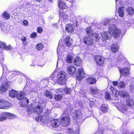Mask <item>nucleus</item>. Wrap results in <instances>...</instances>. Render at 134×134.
Returning a JSON list of instances; mask_svg holds the SVG:
<instances>
[{
    "mask_svg": "<svg viewBox=\"0 0 134 134\" xmlns=\"http://www.w3.org/2000/svg\"><path fill=\"white\" fill-rule=\"evenodd\" d=\"M58 6L60 9L59 11V17L63 19H68V15L66 14L68 6L65 2L62 0H59Z\"/></svg>",
    "mask_w": 134,
    "mask_h": 134,
    "instance_id": "f257e3e1",
    "label": "nucleus"
},
{
    "mask_svg": "<svg viewBox=\"0 0 134 134\" xmlns=\"http://www.w3.org/2000/svg\"><path fill=\"white\" fill-rule=\"evenodd\" d=\"M109 32L115 38L119 37L121 34L120 30L115 26L114 25H112L109 27Z\"/></svg>",
    "mask_w": 134,
    "mask_h": 134,
    "instance_id": "f03ea898",
    "label": "nucleus"
},
{
    "mask_svg": "<svg viewBox=\"0 0 134 134\" xmlns=\"http://www.w3.org/2000/svg\"><path fill=\"white\" fill-rule=\"evenodd\" d=\"M16 117V115L7 112H3L0 116V121H4L7 118L9 119H13Z\"/></svg>",
    "mask_w": 134,
    "mask_h": 134,
    "instance_id": "7ed1b4c3",
    "label": "nucleus"
},
{
    "mask_svg": "<svg viewBox=\"0 0 134 134\" xmlns=\"http://www.w3.org/2000/svg\"><path fill=\"white\" fill-rule=\"evenodd\" d=\"M71 119L69 116L68 115L63 117L60 120V124L62 126L66 127L70 124Z\"/></svg>",
    "mask_w": 134,
    "mask_h": 134,
    "instance_id": "20e7f679",
    "label": "nucleus"
},
{
    "mask_svg": "<svg viewBox=\"0 0 134 134\" xmlns=\"http://www.w3.org/2000/svg\"><path fill=\"white\" fill-rule=\"evenodd\" d=\"M10 103L3 99H0V108L6 109L9 108L11 106Z\"/></svg>",
    "mask_w": 134,
    "mask_h": 134,
    "instance_id": "39448f33",
    "label": "nucleus"
},
{
    "mask_svg": "<svg viewBox=\"0 0 134 134\" xmlns=\"http://www.w3.org/2000/svg\"><path fill=\"white\" fill-rule=\"evenodd\" d=\"M94 59L97 65L100 66H103L104 62V58L100 55H96Z\"/></svg>",
    "mask_w": 134,
    "mask_h": 134,
    "instance_id": "423d86ee",
    "label": "nucleus"
},
{
    "mask_svg": "<svg viewBox=\"0 0 134 134\" xmlns=\"http://www.w3.org/2000/svg\"><path fill=\"white\" fill-rule=\"evenodd\" d=\"M82 39L83 43L87 46H91L93 44V39L90 36H85Z\"/></svg>",
    "mask_w": 134,
    "mask_h": 134,
    "instance_id": "0eeeda50",
    "label": "nucleus"
},
{
    "mask_svg": "<svg viewBox=\"0 0 134 134\" xmlns=\"http://www.w3.org/2000/svg\"><path fill=\"white\" fill-rule=\"evenodd\" d=\"M85 74V73L82 68L79 69L76 74L77 79L80 81L84 77Z\"/></svg>",
    "mask_w": 134,
    "mask_h": 134,
    "instance_id": "6e6552de",
    "label": "nucleus"
},
{
    "mask_svg": "<svg viewBox=\"0 0 134 134\" xmlns=\"http://www.w3.org/2000/svg\"><path fill=\"white\" fill-rule=\"evenodd\" d=\"M67 70L69 74L73 75L75 74L76 69L74 66H70L67 67Z\"/></svg>",
    "mask_w": 134,
    "mask_h": 134,
    "instance_id": "1a4fd4ad",
    "label": "nucleus"
},
{
    "mask_svg": "<svg viewBox=\"0 0 134 134\" xmlns=\"http://www.w3.org/2000/svg\"><path fill=\"white\" fill-rule=\"evenodd\" d=\"M43 110V108L42 107L37 105L36 107H34L33 112L39 115L42 112Z\"/></svg>",
    "mask_w": 134,
    "mask_h": 134,
    "instance_id": "9d476101",
    "label": "nucleus"
},
{
    "mask_svg": "<svg viewBox=\"0 0 134 134\" xmlns=\"http://www.w3.org/2000/svg\"><path fill=\"white\" fill-rule=\"evenodd\" d=\"M119 72L124 77L127 76L129 74V70L128 68L125 67L123 69H119Z\"/></svg>",
    "mask_w": 134,
    "mask_h": 134,
    "instance_id": "9b49d317",
    "label": "nucleus"
},
{
    "mask_svg": "<svg viewBox=\"0 0 134 134\" xmlns=\"http://www.w3.org/2000/svg\"><path fill=\"white\" fill-rule=\"evenodd\" d=\"M65 29L69 33H72L74 31V29L72 24H67L65 26Z\"/></svg>",
    "mask_w": 134,
    "mask_h": 134,
    "instance_id": "f8f14e48",
    "label": "nucleus"
},
{
    "mask_svg": "<svg viewBox=\"0 0 134 134\" xmlns=\"http://www.w3.org/2000/svg\"><path fill=\"white\" fill-rule=\"evenodd\" d=\"M110 49L113 53H115L118 51L119 47L117 44H113L111 45Z\"/></svg>",
    "mask_w": 134,
    "mask_h": 134,
    "instance_id": "ddd939ff",
    "label": "nucleus"
},
{
    "mask_svg": "<svg viewBox=\"0 0 134 134\" xmlns=\"http://www.w3.org/2000/svg\"><path fill=\"white\" fill-rule=\"evenodd\" d=\"M0 48L4 50H10L11 49V46L10 44H9L7 46L5 43L2 42L0 43Z\"/></svg>",
    "mask_w": 134,
    "mask_h": 134,
    "instance_id": "4468645a",
    "label": "nucleus"
},
{
    "mask_svg": "<svg viewBox=\"0 0 134 134\" xmlns=\"http://www.w3.org/2000/svg\"><path fill=\"white\" fill-rule=\"evenodd\" d=\"M18 94V92L13 89H12L9 91V96L11 98H15L16 97Z\"/></svg>",
    "mask_w": 134,
    "mask_h": 134,
    "instance_id": "2eb2a0df",
    "label": "nucleus"
},
{
    "mask_svg": "<svg viewBox=\"0 0 134 134\" xmlns=\"http://www.w3.org/2000/svg\"><path fill=\"white\" fill-rule=\"evenodd\" d=\"M51 125L54 127H57L60 125L59 121L58 119H55L51 122Z\"/></svg>",
    "mask_w": 134,
    "mask_h": 134,
    "instance_id": "dca6fc26",
    "label": "nucleus"
},
{
    "mask_svg": "<svg viewBox=\"0 0 134 134\" xmlns=\"http://www.w3.org/2000/svg\"><path fill=\"white\" fill-rule=\"evenodd\" d=\"M74 65L76 66H80L82 64L81 59L79 57L75 58L74 60Z\"/></svg>",
    "mask_w": 134,
    "mask_h": 134,
    "instance_id": "f3484780",
    "label": "nucleus"
},
{
    "mask_svg": "<svg viewBox=\"0 0 134 134\" xmlns=\"http://www.w3.org/2000/svg\"><path fill=\"white\" fill-rule=\"evenodd\" d=\"M108 32H102L101 34V39L103 41H105L106 40L108 39L109 37Z\"/></svg>",
    "mask_w": 134,
    "mask_h": 134,
    "instance_id": "a211bd4d",
    "label": "nucleus"
},
{
    "mask_svg": "<svg viewBox=\"0 0 134 134\" xmlns=\"http://www.w3.org/2000/svg\"><path fill=\"white\" fill-rule=\"evenodd\" d=\"M87 82L90 84H94L97 81L95 78L92 77H89L86 79Z\"/></svg>",
    "mask_w": 134,
    "mask_h": 134,
    "instance_id": "6ab92c4d",
    "label": "nucleus"
},
{
    "mask_svg": "<svg viewBox=\"0 0 134 134\" xmlns=\"http://www.w3.org/2000/svg\"><path fill=\"white\" fill-rule=\"evenodd\" d=\"M70 37L67 36L65 39L66 45L67 47H69L72 45V41H70Z\"/></svg>",
    "mask_w": 134,
    "mask_h": 134,
    "instance_id": "aec40b11",
    "label": "nucleus"
},
{
    "mask_svg": "<svg viewBox=\"0 0 134 134\" xmlns=\"http://www.w3.org/2000/svg\"><path fill=\"white\" fill-rule=\"evenodd\" d=\"M25 94V92L21 91L19 94L18 93L16 97L18 100H20L24 98Z\"/></svg>",
    "mask_w": 134,
    "mask_h": 134,
    "instance_id": "412c9836",
    "label": "nucleus"
},
{
    "mask_svg": "<svg viewBox=\"0 0 134 134\" xmlns=\"http://www.w3.org/2000/svg\"><path fill=\"white\" fill-rule=\"evenodd\" d=\"M126 104L127 106L130 107H131L133 105L134 103L132 99H129L126 100Z\"/></svg>",
    "mask_w": 134,
    "mask_h": 134,
    "instance_id": "4be33fe9",
    "label": "nucleus"
},
{
    "mask_svg": "<svg viewBox=\"0 0 134 134\" xmlns=\"http://www.w3.org/2000/svg\"><path fill=\"white\" fill-rule=\"evenodd\" d=\"M120 95L121 97L124 98H129L130 97V95L129 93L125 92L124 91H122L120 93Z\"/></svg>",
    "mask_w": 134,
    "mask_h": 134,
    "instance_id": "5701e85b",
    "label": "nucleus"
},
{
    "mask_svg": "<svg viewBox=\"0 0 134 134\" xmlns=\"http://www.w3.org/2000/svg\"><path fill=\"white\" fill-rule=\"evenodd\" d=\"M34 107L32 104H30L28 107L27 109V112L28 115H31L32 114L34 110Z\"/></svg>",
    "mask_w": 134,
    "mask_h": 134,
    "instance_id": "b1692460",
    "label": "nucleus"
},
{
    "mask_svg": "<svg viewBox=\"0 0 134 134\" xmlns=\"http://www.w3.org/2000/svg\"><path fill=\"white\" fill-rule=\"evenodd\" d=\"M26 99V101H23L21 102L20 106L21 107H25L27 106L29 104V99L27 98H25Z\"/></svg>",
    "mask_w": 134,
    "mask_h": 134,
    "instance_id": "393cba45",
    "label": "nucleus"
},
{
    "mask_svg": "<svg viewBox=\"0 0 134 134\" xmlns=\"http://www.w3.org/2000/svg\"><path fill=\"white\" fill-rule=\"evenodd\" d=\"M64 76L63 72L62 71H59L57 74V78L60 80H63L64 79Z\"/></svg>",
    "mask_w": 134,
    "mask_h": 134,
    "instance_id": "a878e982",
    "label": "nucleus"
},
{
    "mask_svg": "<svg viewBox=\"0 0 134 134\" xmlns=\"http://www.w3.org/2000/svg\"><path fill=\"white\" fill-rule=\"evenodd\" d=\"M44 94L46 97L50 99H52L53 98L52 94L48 90H46L44 93Z\"/></svg>",
    "mask_w": 134,
    "mask_h": 134,
    "instance_id": "bb28decb",
    "label": "nucleus"
},
{
    "mask_svg": "<svg viewBox=\"0 0 134 134\" xmlns=\"http://www.w3.org/2000/svg\"><path fill=\"white\" fill-rule=\"evenodd\" d=\"M118 13L119 16L121 17H123L124 15V9L122 7H119L118 9Z\"/></svg>",
    "mask_w": 134,
    "mask_h": 134,
    "instance_id": "cd10ccee",
    "label": "nucleus"
},
{
    "mask_svg": "<svg viewBox=\"0 0 134 134\" xmlns=\"http://www.w3.org/2000/svg\"><path fill=\"white\" fill-rule=\"evenodd\" d=\"M127 12L128 14L130 15H132L134 13V10L133 8L131 7H128L127 9Z\"/></svg>",
    "mask_w": 134,
    "mask_h": 134,
    "instance_id": "c85d7f7f",
    "label": "nucleus"
},
{
    "mask_svg": "<svg viewBox=\"0 0 134 134\" xmlns=\"http://www.w3.org/2000/svg\"><path fill=\"white\" fill-rule=\"evenodd\" d=\"M63 96L62 94H55L54 96V98L56 101H58L61 100Z\"/></svg>",
    "mask_w": 134,
    "mask_h": 134,
    "instance_id": "c756f323",
    "label": "nucleus"
},
{
    "mask_svg": "<svg viewBox=\"0 0 134 134\" xmlns=\"http://www.w3.org/2000/svg\"><path fill=\"white\" fill-rule=\"evenodd\" d=\"M73 59V57L72 55H68L66 57V61L67 62L70 63H72Z\"/></svg>",
    "mask_w": 134,
    "mask_h": 134,
    "instance_id": "7c9ffc66",
    "label": "nucleus"
},
{
    "mask_svg": "<svg viewBox=\"0 0 134 134\" xmlns=\"http://www.w3.org/2000/svg\"><path fill=\"white\" fill-rule=\"evenodd\" d=\"M125 83L124 82L121 81L119 82V85L117 86V87L119 89L123 88H125Z\"/></svg>",
    "mask_w": 134,
    "mask_h": 134,
    "instance_id": "2f4dec72",
    "label": "nucleus"
},
{
    "mask_svg": "<svg viewBox=\"0 0 134 134\" xmlns=\"http://www.w3.org/2000/svg\"><path fill=\"white\" fill-rule=\"evenodd\" d=\"M104 97L106 100H110L111 97L110 93L108 92H106L105 93Z\"/></svg>",
    "mask_w": 134,
    "mask_h": 134,
    "instance_id": "473e14b6",
    "label": "nucleus"
},
{
    "mask_svg": "<svg viewBox=\"0 0 134 134\" xmlns=\"http://www.w3.org/2000/svg\"><path fill=\"white\" fill-rule=\"evenodd\" d=\"M8 90L7 87L3 85H2L0 87V90L2 92H5Z\"/></svg>",
    "mask_w": 134,
    "mask_h": 134,
    "instance_id": "72a5a7b5",
    "label": "nucleus"
},
{
    "mask_svg": "<svg viewBox=\"0 0 134 134\" xmlns=\"http://www.w3.org/2000/svg\"><path fill=\"white\" fill-rule=\"evenodd\" d=\"M21 40L22 42V44L24 45H27L28 44V42L27 41V38L25 36H23L21 37Z\"/></svg>",
    "mask_w": 134,
    "mask_h": 134,
    "instance_id": "f704fd0d",
    "label": "nucleus"
},
{
    "mask_svg": "<svg viewBox=\"0 0 134 134\" xmlns=\"http://www.w3.org/2000/svg\"><path fill=\"white\" fill-rule=\"evenodd\" d=\"M44 47L43 44L41 43L37 44L36 45V48L38 50L42 49Z\"/></svg>",
    "mask_w": 134,
    "mask_h": 134,
    "instance_id": "c9c22d12",
    "label": "nucleus"
},
{
    "mask_svg": "<svg viewBox=\"0 0 134 134\" xmlns=\"http://www.w3.org/2000/svg\"><path fill=\"white\" fill-rule=\"evenodd\" d=\"M3 17L6 19H8L10 17L9 14L6 12H4L2 14Z\"/></svg>",
    "mask_w": 134,
    "mask_h": 134,
    "instance_id": "e433bc0d",
    "label": "nucleus"
},
{
    "mask_svg": "<svg viewBox=\"0 0 134 134\" xmlns=\"http://www.w3.org/2000/svg\"><path fill=\"white\" fill-rule=\"evenodd\" d=\"M100 109L103 113H105L107 111V108L105 106H104V105L102 104L101 106L100 107Z\"/></svg>",
    "mask_w": 134,
    "mask_h": 134,
    "instance_id": "4c0bfd02",
    "label": "nucleus"
},
{
    "mask_svg": "<svg viewBox=\"0 0 134 134\" xmlns=\"http://www.w3.org/2000/svg\"><path fill=\"white\" fill-rule=\"evenodd\" d=\"M41 122H44L47 119V116L46 115H42L41 116Z\"/></svg>",
    "mask_w": 134,
    "mask_h": 134,
    "instance_id": "58836bf2",
    "label": "nucleus"
},
{
    "mask_svg": "<svg viewBox=\"0 0 134 134\" xmlns=\"http://www.w3.org/2000/svg\"><path fill=\"white\" fill-rule=\"evenodd\" d=\"M92 36H93L96 39V40L97 41L99 40L100 38L99 36L97 33H94L92 34Z\"/></svg>",
    "mask_w": 134,
    "mask_h": 134,
    "instance_id": "ea45409f",
    "label": "nucleus"
},
{
    "mask_svg": "<svg viewBox=\"0 0 134 134\" xmlns=\"http://www.w3.org/2000/svg\"><path fill=\"white\" fill-rule=\"evenodd\" d=\"M86 32L88 35H89L90 34H92V30L91 27H87L86 29Z\"/></svg>",
    "mask_w": 134,
    "mask_h": 134,
    "instance_id": "a19ab883",
    "label": "nucleus"
},
{
    "mask_svg": "<svg viewBox=\"0 0 134 134\" xmlns=\"http://www.w3.org/2000/svg\"><path fill=\"white\" fill-rule=\"evenodd\" d=\"M110 90L112 92V93L114 94L115 96V94H116L117 90L115 89L113 87L111 86L110 88Z\"/></svg>",
    "mask_w": 134,
    "mask_h": 134,
    "instance_id": "79ce46f5",
    "label": "nucleus"
},
{
    "mask_svg": "<svg viewBox=\"0 0 134 134\" xmlns=\"http://www.w3.org/2000/svg\"><path fill=\"white\" fill-rule=\"evenodd\" d=\"M64 92L66 94H70L71 93L70 89L67 88H64Z\"/></svg>",
    "mask_w": 134,
    "mask_h": 134,
    "instance_id": "37998d69",
    "label": "nucleus"
},
{
    "mask_svg": "<svg viewBox=\"0 0 134 134\" xmlns=\"http://www.w3.org/2000/svg\"><path fill=\"white\" fill-rule=\"evenodd\" d=\"M37 36V34L36 32H34L30 35V37L31 38H34L36 37Z\"/></svg>",
    "mask_w": 134,
    "mask_h": 134,
    "instance_id": "c03bdc74",
    "label": "nucleus"
},
{
    "mask_svg": "<svg viewBox=\"0 0 134 134\" xmlns=\"http://www.w3.org/2000/svg\"><path fill=\"white\" fill-rule=\"evenodd\" d=\"M43 31V29L41 27H39L37 28V32L39 33H42Z\"/></svg>",
    "mask_w": 134,
    "mask_h": 134,
    "instance_id": "a18cd8bd",
    "label": "nucleus"
},
{
    "mask_svg": "<svg viewBox=\"0 0 134 134\" xmlns=\"http://www.w3.org/2000/svg\"><path fill=\"white\" fill-rule=\"evenodd\" d=\"M23 23L24 25L25 26H28L29 25L28 21L26 20H24L23 21Z\"/></svg>",
    "mask_w": 134,
    "mask_h": 134,
    "instance_id": "49530a36",
    "label": "nucleus"
},
{
    "mask_svg": "<svg viewBox=\"0 0 134 134\" xmlns=\"http://www.w3.org/2000/svg\"><path fill=\"white\" fill-rule=\"evenodd\" d=\"M35 120L37 121H41V116H37L35 118Z\"/></svg>",
    "mask_w": 134,
    "mask_h": 134,
    "instance_id": "de8ad7c7",
    "label": "nucleus"
},
{
    "mask_svg": "<svg viewBox=\"0 0 134 134\" xmlns=\"http://www.w3.org/2000/svg\"><path fill=\"white\" fill-rule=\"evenodd\" d=\"M64 88H59L57 89L56 90L58 92H59L60 93H63V92L64 91Z\"/></svg>",
    "mask_w": 134,
    "mask_h": 134,
    "instance_id": "09e8293b",
    "label": "nucleus"
},
{
    "mask_svg": "<svg viewBox=\"0 0 134 134\" xmlns=\"http://www.w3.org/2000/svg\"><path fill=\"white\" fill-rule=\"evenodd\" d=\"M112 83L113 86H116L118 84V81H113Z\"/></svg>",
    "mask_w": 134,
    "mask_h": 134,
    "instance_id": "8fccbe9b",
    "label": "nucleus"
},
{
    "mask_svg": "<svg viewBox=\"0 0 134 134\" xmlns=\"http://www.w3.org/2000/svg\"><path fill=\"white\" fill-rule=\"evenodd\" d=\"M94 104V102L91 101L90 103V105L91 107H93Z\"/></svg>",
    "mask_w": 134,
    "mask_h": 134,
    "instance_id": "3c124183",
    "label": "nucleus"
},
{
    "mask_svg": "<svg viewBox=\"0 0 134 134\" xmlns=\"http://www.w3.org/2000/svg\"><path fill=\"white\" fill-rule=\"evenodd\" d=\"M123 109H122V111H127V109L125 105H123Z\"/></svg>",
    "mask_w": 134,
    "mask_h": 134,
    "instance_id": "603ef678",
    "label": "nucleus"
},
{
    "mask_svg": "<svg viewBox=\"0 0 134 134\" xmlns=\"http://www.w3.org/2000/svg\"><path fill=\"white\" fill-rule=\"evenodd\" d=\"M4 59V58L3 56L2 55H0V62H2L3 61Z\"/></svg>",
    "mask_w": 134,
    "mask_h": 134,
    "instance_id": "864d4df0",
    "label": "nucleus"
},
{
    "mask_svg": "<svg viewBox=\"0 0 134 134\" xmlns=\"http://www.w3.org/2000/svg\"><path fill=\"white\" fill-rule=\"evenodd\" d=\"M73 133V131H68L67 132V134H72Z\"/></svg>",
    "mask_w": 134,
    "mask_h": 134,
    "instance_id": "5fc2aeb1",
    "label": "nucleus"
},
{
    "mask_svg": "<svg viewBox=\"0 0 134 134\" xmlns=\"http://www.w3.org/2000/svg\"><path fill=\"white\" fill-rule=\"evenodd\" d=\"M108 21H105L104 23V25L106 26L108 24Z\"/></svg>",
    "mask_w": 134,
    "mask_h": 134,
    "instance_id": "6e6d98bb",
    "label": "nucleus"
},
{
    "mask_svg": "<svg viewBox=\"0 0 134 134\" xmlns=\"http://www.w3.org/2000/svg\"><path fill=\"white\" fill-rule=\"evenodd\" d=\"M75 118L76 119H77L79 118V115L77 113H75Z\"/></svg>",
    "mask_w": 134,
    "mask_h": 134,
    "instance_id": "4d7b16f0",
    "label": "nucleus"
},
{
    "mask_svg": "<svg viewBox=\"0 0 134 134\" xmlns=\"http://www.w3.org/2000/svg\"><path fill=\"white\" fill-rule=\"evenodd\" d=\"M26 4L27 5H30V3L28 2H27L26 3Z\"/></svg>",
    "mask_w": 134,
    "mask_h": 134,
    "instance_id": "13d9d810",
    "label": "nucleus"
},
{
    "mask_svg": "<svg viewBox=\"0 0 134 134\" xmlns=\"http://www.w3.org/2000/svg\"><path fill=\"white\" fill-rule=\"evenodd\" d=\"M71 129L70 128H69L68 129V130L69 131H71Z\"/></svg>",
    "mask_w": 134,
    "mask_h": 134,
    "instance_id": "bf43d9fd",
    "label": "nucleus"
},
{
    "mask_svg": "<svg viewBox=\"0 0 134 134\" xmlns=\"http://www.w3.org/2000/svg\"><path fill=\"white\" fill-rule=\"evenodd\" d=\"M49 1H50L51 2L52 1V0H48Z\"/></svg>",
    "mask_w": 134,
    "mask_h": 134,
    "instance_id": "052dcab7",
    "label": "nucleus"
}]
</instances>
